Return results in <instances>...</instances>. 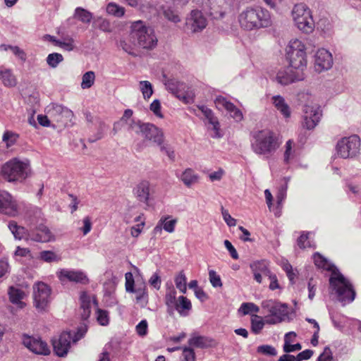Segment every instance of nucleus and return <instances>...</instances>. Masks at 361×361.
I'll use <instances>...</instances> for the list:
<instances>
[{
	"mask_svg": "<svg viewBox=\"0 0 361 361\" xmlns=\"http://www.w3.org/2000/svg\"><path fill=\"white\" fill-rule=\"evenodd\" d=\"M149 109L157 117H163L161 112V103L159 99H154L150 104Z\"/></svg>",
	"mask_w": 361,
	"mask_h": 361,
	"instance_id": "59",
	"label": "nucleus"
},
{
	"mask_svg": "<svg viewBox=\"0 0 361 361\" xmlns=\"http://www.w3.org/2000/svg\"><path fill=\"white\" fill-rule=\"evenodd\" d=\"M221 213L224 218V220L226 221L228 226H235L236 224V220L233 219L228 213V212L224 209L223 207L221 208Z\"/></svg>",
	"mask_w": 361,
	"mask_h": 361,
	"instance_id": "62",
	"label": "nucleus"
},
{
	"mask_svg": "<svg viewBox=\"0 0 361 361\" xmlns=\"http://www.w3.org/2000/svg\"><path fill=\"white\" fill-rule=\"evenodd\" d=\"M86 331V326L78 329L74 338H73L72 334L70 332L62 333L58 339L52 341V345L55 353L59 357H63L66 355L71 346V340L76 342L83 336Z\"/></svg>",
	"mask_w": 361,
	"mask_h": 361,
	"instance_id": "9",
	"label": "nucleus"
},
{
	"mask_svg": "<svg viewBox=\"0 0 361 361\" xmlns=\"http://www.w3.org/2000/svg\"><path fill=\"white\" fill-rule=\"evenodd\" d=\"M126 278V290L127 292L130 293L133 292L135 288V281L133 279V276L131 272H127L125 274Z\"/></svg>",
	"mask_w": 361,
	"mask_h": 361,
	"instance_id": "57",
	"label": "nucleus"
},
{
	"mask_svg": "<svg viewBox=\"0 0 361 361\" xmlns=\"http://www.w3.org/2000/svg\"><path fill=\"white\" fill-rule=\"evenodd\" d=\"M51 288L43 282H38L33 286L34 305L39 311H45L50 301Z\"/></svg>",
	"mask_w": 361,
	"mask_h": 361,
	"instance_id": "11",
	"label": "nucleus"
},
{
	"mask_svg": "<svg viewBox=\"0 0 361 361\" xmlns=\"http://www.w3.org/2000/svg\"><path fill=\"white\" fill-rule=\"evenodd\" d=\"M93 25L94 27H97L103 32H111V26L109 21L102 17H98L96 18L93 22Z\"/></svg>",
	"mask_w": 361,
	"mask_h": 361,
	"instance_id": "43",
	"label": "nucleus"
},
{
	"mask_svg": "<svg viewBox=\"0 0 361 361\" xmlns=\"http://www.w3.org/2000/svg\"><path fill=\"white\" fill-rule=\"evenodd\" d=\"M145 123L140 121L131 120L128 125V130L133 131L137 134L142 133Z\"/></svg>",
	"mask_w": 361,
	"mask_h": 361,
	"instance_id": "56",
	"label": "nucleus"
},
{
	"mask_svg": "<svg viewBox=\"0 0 361 361\" xmlns=\"http://www.w3.org/2000/svg\"><path fill=\"white\" fill-rule=\"evenodd\" d=\"M360 147V137L353 135L343 137L339 140L336 145V150L338 154L343 159L353 158L359 153Z\"/></svg>",
	"mask_w": 361,
	"mask_h": 361,
	"instance_id": "10",
	"label": "nucleus"
},
{
	"mask_svg": "<svg viewBox=\"0 0 361 361\" xmlns=\"http://www.w3.org/2000/svg\"><path fill=\"white\" fill-rule=\"evenodd\" d=\"M304 78V73L302 71H295L290 66L279 71L276 75V81L281 85H287Z\"/></svg>",
	"mask_w": 361,
	"mask_h": 361,
	"instance_id": "14",
	"label": "nucleus"
},
{
	"mask_svg": "<svg viewBox=\"0 0 361 361\" xmlns=\"http://www.w3.org/2000/svg\"><path fill=\"white\" fill-rule=\"evenodd\" d=\"M142 129L141 134L147 140L152 141L157 145L163 144L164 133L161 129L149 123H145Z\"/></svg>",
	"mask_w": 361,
	"mask_h": 361,
	"instance_id": "20",
	"label": "nucleus"
},
{
	"mask_svg": "<svg viewBox=\"0 0 361 361\" xmlns=\"http://www.w3.org/2000/svg\"><path fill=\"white\" fill-rule=\"evenodd\" d=\"M30 240L38 243H49L55 240V236L50 229L43 224L30 229Z\"/></svg>",
	"mask_w": 361,
	"mask_h": 361,
	"instance_id": "18",
	"label": "nucleus"
},
{
	"mask_svg": "<svg viewBox=\"0 0 361 361\" xmlns=\"http://www.w3.org/2000/svg\"><path fill=\"white\" fill-rule=\"evenodd\" d=\"M106 12L109 14L120 18L125 14V8L116 3L111 2L106 6Z\"/></svg>",
	"mask_w": 361,
	"mask_h": 361,
	"instance_id": "39",
	"label": "nucleus"
},
{
	"mask_svg": "<svg viewBox=\"0 0 361 361\" xmlns=\"http://www.w3.org/2000/svg\"><path fill=\"white\" fill-rule=\"evenodd\" d=\"M130 38L135 44L146 49H152L157 44V38L154 30L145 26L142 21L133 23Z\"/></svg>",
	"mask_w": 361,
	"mask_h": 361,
	"instance_id": "4",
	"label": "nucleus"
},
{
	"mask_svg": "<svg viewBox=\"0 0 361 361\" xmlns=\"http://www.w3.org/2000/svg\"><path fill=\"white\" fill-rule=\"evenodd\" d=\"M313 259L315 265L318 268L331 271L329 284L332 290L336 293L338 300L344 304L353 302L355 297V292L351 283L339 272L334 264L318 252L314 255Z\"/></svg>",
	"mask_w": 361,
	"mask_h": 361,
	"instance_id": "1",
	"label": "nucleus"
},
{
	"mask_svg": "<svg viewBox=\"0 0 361 361\" xmlns=\"http://www.w3.org/2000/svg\"><path fill=\"white\" fill-rule=\"evenodd\" d=\"M0 78L5 86L14 87L17 84L16 79L10 69L1 70Z\"/></svg>",
	"mask_w": 361,
	"mask_h": 361,
	"instance_id": "35",
	"label": "nucleus"
},
{
	"mask_svg": "<svg viewBox=\"0 0 361 361\" xmlns=\"http://www.w3.org/2000/svg\"><path fill=\"white\" fill-rule=\"evenodd\" d=\"M147 322L144 319L139 322V324L136 326V331L138 335L141 336H144L147 334Z\"/></svg>",
	"mask_w": 361,
	"mask_h": 361,
	"instance_id": "61",
	"label": "nucleus"
},
{
	"mask_svg": "<svg viewBox=\"0 0 361 361\" xmlns=\"http://www.w3.org/2000/svg\"><path fill=\"white\" fill-rule=\"evenodd\" d=\"M163 14L169 21L175 23L180 21V18L177 13V11L170 7L166 8H163Z\"/></svg>",
	"mask_w": 361,
	"mask_h": 361,
	"instance_id": "46",
	"label": "nucleus"
},
{
	"mask_svg": "<svg viewBox=\"0 0 361 361\" xmlns=\"http://www.w3.org/2000/svg\"><path fill=\"white\" fill-rule=\"evenodd\" d=\"M152 191L151 184L147 180L141 181L133 189V193L136 199L147 205H148V202Z\"/></svg>",
	"mask_w": 361,
	"mask_h": 361,
	"instance_id": "23",
	"label": "nucleus"
},
{
	"mask_svg": "<svg viewBox=\"0 0 361 361\" xmlns=\"http://www.w3.org/2000/svg\"><path fill=\"white\" fill-rule=\"evenodd\" d=\"M333 64L331 54L325 49H319L315 56V68L317 71L329 70Z\"/></svg>",
	"mask_w": 361,
	"mask_h": 361,
	"instance_id": "22",
	"label": "nucleus"
},
{
	"mask_svg": "<svg viewBox=\"0 0 361 361\" xmlns=\"http://www.w3.org/2000/svg\"><path fill=\"white\" fill-rule=\"evenodd\" d=\"M286 58L290 67L295 71H304L307 66L305 47L298 39L290 41L286 47Z\"/></svg>",
	"mask_w": 361,
	"mask_h": 361,
	"instance_id": "6",
	"label": "nucleus"
},
{
	"mask_svg": "<svg viewBox=\"0 0 361 361\" xmlns=\"http://www.w3.org/2000/svg\"><path fill=\"white\" fill-rule=\"evenodd\" d=\"M40 259L46 262H52L58 260L57 255L52 251L45 250L39 254Z\"/></svg>",
	"mask_w": 361,
	"mask_h": 361,
	"instance_id": "53",
	"label": "nucleus"
},
{
	"mask_svg": "<svg viewBox=\"0 0 361 361\" xmlns=\"http://www.w3.org/2000/svg\"><path fill=\"white\" fill-rule=\"evenodd\" d=\"M18 137L17 134L7 130L3 135V141L6 143L7 147H10L16 142Z\"/></svg>",
	"mask_w": 361,
	"mask_h": 361,
	"instance_id": "52",
	"label": "nucleus"
},
{
	"mask_svg": "<svg viewBox=\"0 0 361 361\" xmlns=\"http://www.w3.org/2000/svg\"><path fill=\"white\" fill-rule=\"evenodd\" d=\"M23 343L30 350L36 354L46 355L50 353V350L47 343L42 341L41 338H35L30 336H24Z\"/></svg>",
	"mask_w": 361,
	"mask_h": 361,
	"instance_id": "21",
	"label": "nucleus"
},
{
	"mask_svg": "<svg viewBox=\"0 0 361 361\" xmlns=\"http://www.w3.org/2000/svg\"><path fill=\"white\" fill-rule=\"evenodd\" d=\"M278 147L277 140L270 130H259L253 136L252 149L257 154L269 155Z\"/></svg>",
	"mask_w": 361,
	"mask_h": 361,
	"instance_id": "5",
	"label": "nucleus"
},
{
	"mask_svg": "<svg viewBox=\"0 0 361 361\" xmlns=\"http://www.w3.org/2000/svg\"><path fill=\"white\" fill-rule=\"evenodd\" d=\"M293 19L296 27L304 33H311L314 23L310 9L303 3L295 5L292 11Z\"/></svg>",
	"mask_w": 361,
	"mask_h": 361,
	"instance_id": "7",
	"label": "nucleus"
},
{
	"mask_svg": "<svg viewBox=\"0 0 361 361\" xmlns=\"http://www.w3.org/2000/svg\"><path fill=\"white\" fill-rule=\"evenodd\" d=\"M0 213L10 216L19 214V205L8 192L0 190Z\"/></svg>",
	"mask_w": 361,
	"mask_h": 361,
	"instance_id": "13",
	"label": "nucleus"
},
{
	"mask_svg": "<svg viewBox=\"0 0 361 361\" xmlns=\"http://www.w3.org/2000/svg\"><path fill=\"white\" fill-rule=\"evenodd\" d=\"M95 74L94 71H90L86 72L82 77L81 87L82 89L90 88L94 82Z\"/></svg>",
	"mask_w": 361,
	"mask_h": 361,
	"instance_id": "38",
	"label": "nucleus"
},
{
	"mask_svg": "<svg viewBox=\"0 0 361 361\" xmlns=\"http://www.w3.org/2000/svg\"><path fill=\"white\" fill-rule=\"evenodd\" d=\"M140 91L145 99H149L153 94L152 84L147 80H142L139 82Z\"/></svg>",
	"mask_w": 361,
	"mask_h": 361,
	"instance_id": "42",
	"label": "nucleus"
},
{
	"mask_svg": "<svg viewBox=\"0 0 361 361\" xmlns=\"http://www.w3.org/2000/svg\"><path fill=\"white\" fill-rule=\"evenodd\" d=\"M212 340L202 336H193L189 341L188 344L190 346H194L200 348H204L212 345Z\"/></svg>",
	"mask_w": 361,
	"mask_h": 361,
	"instance_id": "31",
	"label": "nucleus"
},
{
	"mask_svg": "<svg viewBox=\"0 0 361 361\" xmlns=\"http://www.w3.org/2000/svg\"><path fill=\"white\" fill-rule=\"evenodd\" d=\"M259 310V307L252 302H243L239 309V312H241L244 315L249 314L252 312H258Z\"/></svg>",
	"mask_w": 361,
	"mask_h": 361,
	"instance_id": "47",
	"label": "nucleus"
},
{
	"mask_svg": "<svg viewBox=\"0 0 361 361\" xmlns=\"http://www.w3.org/2000/svg\"><path fill=\"white\" fill-rule=\"evenodd\" d=\"M317 361H333L332 352L329 346H326L324 352L318 357Z\"/></svg>",
	"mask_w": 361,
	"mask_h": 361,
	"instance_id": "58",
	"label": "nucleus"
},
{
	"mask_svg": "<svg viewBox=\"0 0 361 361\" xmlns=\"http://www.w3.org/2000/svg\"><path fill=\"white\" fill-rule=\"evenodd\" d=\"M74 18L83 23H90L92 19V13L81 7H78L75 10Z\"/></svg>",
	"mask_w": 361,
	"mask_h": 361,
	"instance_id": "36",
	"label": "nucleus"
},
{
	"mask_svg": "<svg viewBox=\"0 0 361 361\" xmlns=\"http://www.w3.org/2000/svg\"><path fill=\"white\" fill-rule=\"evenodd\" d=\"M57 274L61 283L70 281L82 285L89 283L87 276L81 270L63 269L59 271Z\"/></svg>",
	"mask_w": 361,
	"mask_h": 361,
	"instance_id": "16",
	"label": "nucleus"
},
{
	"mask_svg": "<svg viewBox=\"0 0 361 361\" xmlns=\"http://www.w3.org/2000/svg\"><path fill=\"white\" fill-rule=\"evenodd\" d=\"M63 57L61 54H49L47 57V63L51 68H56L58 65L63 61Z\"/></svg>",
	"mask_w": 361,
	"mask_h": 361,
	"instance_id": "45",
	"label": "nucleus"
},
{
	"mask_svg": "<svg viewBox=\"0 0 361 361\" xmlns=\"http://www.w3.org/2000/svg\"><path fill=\"white\" fill-rule=\"evenodd\" d=\"M264 326V322L258 315L255 314L251 319V329L254 334H258Z\"/></svg>",
	"mask_w": 361,
	"mask_h": 361,
	"instance_id": "44",
	"label": "nucleus"
},
{
	"mask_svg": "<svg viewBox=\"0 0 361 361\" xmlns=\"http://www.w3.org/2000/svg\"><path fill=\"white\" fill-rule=\"evenodd\" d=\"M56 45L68 51H72L75 48L74 40L73 38L56 41Z\"/></svg>",
	"mask_w": 361,
	"mask_h": 361,
	"instance_id": "50",
	"label": "nucleus"
},
{
	"mask_svg": "<svg viewBox=\"0 0 361 361\" xmlns=\"http://www.w3.org/2000/svg\"><path fill=\"white\" fill-rule=\"evenodd\" d=\"M8 295L12 303L19 305L20 307L25 305V303L21 301L24 296L23 290L11 286L8 289Z\"/></svg>",
	"mask_w": 361,
	"mask_h": 361,
	"instance_id": "33",
	"label": "nucleus"
},
{
	"mask_svg": "<svg viewBox=\"0 0 361 361\" xmlns=\"http://www.w3.org/2000/svg\"><path fill=\"white\" fill-rule=\"evenodd\" d=\"M250 269L252 273H260L268 276L271 271L269 270L267 263L264 260L254 262L250 264Z\"/></svg>",
	"mask_w": 361,
	"mask_h": 361,
	"instance_id": "37",
	"label": "nucleus"
},
{
	"mask_svg": "<svg viewBox=\"0 0 361 361\" xmlns=\"http://www.w3.org/2000/svg\"><path fill=\"white\" fill-rule=\"evenodd\" d=\"M149 283L156 290H159L161 284V277L158 273H154L149 280Z\"/></svg>",
	"mask_w": 361,
	"mask_h": 361,
	"instance_id": "60",
	"label": "nucleus"
},
{
	"mask_svg": "<svg viewBox=\"0 0 361 361\" xmlns=\"http://www.w3.org/2000/svg\"><path fill=\"white\" fill-rule=\"evenodd\" d=\"M271 100L276 109L285 118H288L290 116L291 112L290 107L283 97L280 95H275L272 97Z\"/></svg>",
	"mask_w": 361,
	"mask_h": 361,
	"instance_id": "30",
	"label": "nucleus"
},
{
	"mask_svg": "<svg viewBox=\"0 0 361 361\" xmlns=\"http://www.w3.org/2000/svg\"><path fill=\"white\" fill-rule=\"evenodd\" d=\"M262 307L270 314L269 316L265 317V322L269 324H276L281 322L288 313V305L276 300H264L262 302Z\"/></svg>",
	"mask_w": 361,
	"mask_h": 361,
	"instance_id": "8",
	"label": "nucleus"
},
{
	"mask_svg": "<svg viewBox=\"0 0 361 361\" xmlns=\"http://www.w3.org/2000/svg\"><path fill=\"white\" fill-rule=\"evenodd\" d=\"M214 103L219 109H226L230 114L231 117L236 121L243 120V116L242 111L224 97H217L214 100Z\"/></svg>",
	"mask_w": 361,
	"mask_h": 361,
	"instance_id": "19",
	"label": "nucleus"
},
{
	"mask_svg": "<svg viewBox=\"0 0 361 361\" xmlns=\"http://www.w3.org/2000/svg\"><path fill=\"white\" fill-rule=\"evenodd\" d=\"M97 320L102 326H106L109 322V313L106 310L101 309L97 310Z\"/></svg>",
	"mask_w": 361,
	"mask_h": 361,
	"instance_id": "51",
	"label": "nucleus"
},
{
	"mask_svg": "<svg viewBox=\"0 0 361 361\" xmlns=\"http://www.w3.org/2000/svg\"><path fill=\"white\" fill-rule=\"evenodd\" d=\"M80 315L83 321L87 320L91 314V297L86 292H82L80 296Z\"/></svg>",
	"mask_w": 361,
	"mask_h": 361,
	"instance_id": "29",
	"label": "nucleus"
},
{
	"mask_svg": "<svg viewBox=\"0 0 361 361\" xmlns=\"http://www.w3.org/2000/svg\"><path fill=\"white\" fill-rule=\"evenodd\" d=\"M1 174L8 182H23L30 174V163L13 158L2 166Z\"/></svg>",
	"mask_w": 361,
	"mask_h": 361,
	"instance_id": "3",
	"label": "nucleus"
},
{
	"mask_svg": "<svg viewBox=\"0 0 361 361\" xmlns=\"http://www.w3.org/2000/svg\"><path fill=\"white\" fill-rule=\"evenodd\" d=\"M198 176L191 169H185L181 174L180 179L183 183L190 187L192 185L196 183L198 181Z\"/></svg>",
	"mask_w": 361,
	"mask_h": 361,
	"instance_id": "34",
	"label": "nucleus"
},
{
	"mask_svg": "<svg viewBox=\"0 0 361 361\" xmlns=\"http://www.w3.org/2000/svg\"><path fill=\"white\" fill-rule=\"evenodd\" d=\"M183 360L181 361H195V353L193 349L190 347L183 348Z\"/></svg>",
	"mask_w": 361,
	"mask_h": 361,
	"instance_id": "54",
	"label": "nucleus"
},
{
	"mask_svg": "<svg viewBox=\"0 0 361 361\" xmlns=\"http://www.w3.org/2000/svg\"><path fill=\"white\" fill-rule=\"evenodd\" d=\"M171 216H164L158 221L157 226L154 228L153 233L154 235L161 233L162 229L169 233H173L175 230V226L177 223V220L170 219Z\"/></svg>",
	"mask_w": 361,
	"mask_h": 361,
	"instance_id": "24",
	"label": "nucleus"
},
{
	"mask_svg": "<svg viewBox=\"0 0 361 361\" xmlns=\"http://www.w3.org/2000/svg\"><path fill=\"white\" fill-rule=\"evenodd\" d=\"M209 278L213 287L219 288L222 286L221 278L219 275L216 274L215 271L210 270L209 271Z\"/></svg>",
	"mask_w": 361,
	"mask_h": 361,
	"instance_id": "55",
	"label": "nucleus"
},
{
	"mask_svg": "<svg viewBox=\"0 0 361 361\" xmlns=\"http://www.w3.org/2000/svg\"><path fill=\"white\" fill-rule=\"evenodd\" d=\"M313 354H314L313 350L307 349V350H305L299 353L296 355V358H297L298 361L309 360L313 355Z\"/></svg>",
	"mask_w": 361,
	"mask_h": 361,
	"instance_id": "64",
	"label": "nucleus"
},
{
	"mask_svg": "<svg viewBox=\"0 0 361 361\" xmlns=\"http://www.w3.org/2000/svg\"><path fill=\"white\" fill-rule=\"evenodd\" d=\"M198 109L202 111L209 124L213 126L214 130V137H220L221 135L219 133V122L216 117L214 116L213 111L204 105L198 106Z\"/></svg>",
	"mask_w": 361,
	"mask_h": 361,
	"instance_id": "26",
	"label": "nucleus"
},
{
	"mask_svg": "<svg viewBox=\"0 0 361 361\" xmlns=\"http://www.w3.org/2000/svg\"><path fill=\"white\" fill-rule=\"evenodd\" d=\"M165 304L167 307V312L173 314V307H175L178 299L176 298V291L173 287L170 288L165 295Z\"/></svg>",
	"mask_w": 361,
	"mask_h": 361,
	"instance_id": "32",
	"label": "nucleus"
},
{
	"mask_svg": "<svg viewBox=\"0 0 361 361\" xmlns=\"http://www.w3.org/2000/svg\"><path fill=\"white\" fill-rule=\"evenodd\" d=\"M240 27L246 30L267 27L271 25L269 12L262 7H247L238 16Z\"/></svg>",
	"mask_w": 361,
	"mask_h": 361,
	"instance_id": "2",
	"label": "nucleus"
},
{
	"mask_svg": "<svg viewBox=\"0 0 361 361\" xmlns=\"http://www.w3.org/2000/svg\"><path fill=\"white\" fill-rule=\"evenodd\" d=\"M8 227L16 239L30 241V229L18 225L15 221H11Z\"/></svg>",
	"mask_w": 361,
	"mask_h": 361,
	"instance_id": "25",
	"label": "nucleus"
},
{
	"mask_svg": "<svg viewBox=\"0 0 361 361\" xmlns=\"http://www.w3.org/2000/svg\"><path fill=\"white\" fill-rule=\"evenodd\" d=\"M321 116V110L317 105H305L303 106V127L308 130L313 129L319 122Z\"/></svg>",
	"mask_w": 361,
	"mask_h": 361,
	"instance_id": "12",
	"label": "nucleus"
},
{
	"mask_svg": "<svg viewBox=\"0 0 361 361\" xmlns=\"http://www.w3.org/2000/svg\"><path fill=\"white\" fill-rule=\"evenodd\" d=\"M50 116L56 122L66 124L71 122L73 117V113L71 110L61 104H53L48 110Z\"/></svg>",
	"mask_w": 361,
	"mask_h": 361,
	"instance_id": "17",
	"label": "nucleus"
},
{
	"mask_svg": "<svg viewBox=\"0 0 361 361\" xmlns=\"http://www.w3.org/2000/svg\"><path fill=\"white\" fill-rule=\"evenodd\" d=\"M206 25L207 19L202 13L197 10L192 11L185 20V30L192 33L201 32Z\"/></svg>",
	"mask_w": 361,
	"mask_h": 361,
	"instance_id": "15",
	"label": "nucleus"
},
{
	"mask_svg": "<svg viewBox=\"0 0 361 361\" xmlns=\"http://www.w3.org/2000/svg\"><path fill=\"white\" fill-rule=\"evenodd\" d=\"M192 309V304L189 299L185 296H180L178 298L175 307H173V314L174 311H177L180 315L185 317L188 315L189 312Z\"/></svg>",
	"mask_w": 361,
	"mask_h": 361,
	"instance_id": "27",
	"label": "nucleus"
},
{
	"mask_svg": "<svg viewBox=\"0 0 361 361\" xmlns=\"http://www.w3.org/2000/svg\"><path fill=\"white\" fill-rule=\"evenodd\" d=\"M257 352L269 356H275L277 355L276 348L270 345H262L258 346Z\"/></svg>",
	"mask_w": 361,
	"mask_h": 361,
	"instance_id": "49",
	"label": "nucleus"
},
{
	"mask_svg": "<svg viewBox=\"0 0 361 361\" xmlns=\"http://www.w3.org/2000/svg\"><path fill=\"white\" fill-rule=\"evenodd\" d=\"M293 142L291 140H289L286 143V150L284 152V162L288 164L295 157V151L293 150Z\"/></svg>",
	"mask_w": 361,
	"mask_h": 361,
	"instance_id": "48",
	"label": "nucleus"
},
{
	"mask_svg": "<svg viewBox=\"0 0 361 361\" xmlns=\"http://www.w3.org/2000/svg\"><path fill=\"white\" fill-rule=\"evenodd\" d=\"M187 278L183 271H181L175 278V283L176 288L183 293L187 291Z\"/></svg>",
	"mask_w": 361,
	"mask_h": 361,
	"instance_id": "40",
	"label": "nucleus"
},
{
	"mask_svg": "<svg viewBox=\"0 0 361 361\" xmlns=\"http://www.w3.org/2000/svg\"><path fill=\"white\" fill-rule=\"evenodd\" d=\"M288 334H285L284 336V344L283 350L286 354H289L291 352H295L302 349V345L299 343L296 344H291L292 340L288 341Z\"/></svg>",
	"mask_w": 361,
	"mask_h": 361,
	"instance_id": "41",
	"label": "nucleus"
},
{
	"mask_svg": "<svg viewBox=\"0 0 361 361\" xmlns=\"http://www.w3.org/2000/svg\"><path fill=\"white\" fill-rule=\"evenodd\" d=\"M135 293V300L137 304L141 307H145L148 303V293L145 283L140 285L137 284L133 289V292Z\"/></svg>",
	"mask_w": 361,
	"mask_h": 361,
	"instance_id": "28",
	"label": "nucleus"
},
{
	"mask_svg": "<svg viewBox=\"0 0 361 361\" xmlns=\"http://www.w3.org/2000/svg\"><path fill=\"white\" fill-rule=\"evenodd\" d=\"M10 50L18 57L21 61H25L26 60V54L18 46H12L10 47Z\"/></svg>",
	"mask_w": 361,
	"mask_h": 361,
	"instance_id": "63",
	"label": "nucleus"
}]
</instances>
